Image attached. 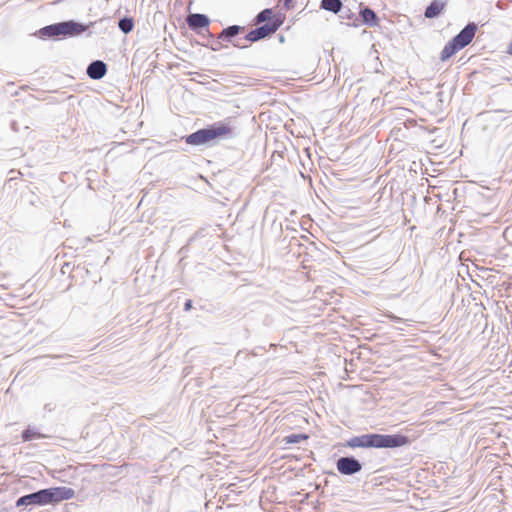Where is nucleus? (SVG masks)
<instances>
[{
	"label": "nucleus",
	"mask_w": 512,
	"mask_h": 512,
	"mask_svg": "<svg viewBox=\"0 0 512 512\" xmlns=\"http://www.w3.org/2000/svg\"><path fill=\"white\" fill-rule=\"evenodd\" d=\"M410 443L407 436L401 434H363L347 440L349 448H397Z\"/></svg>",
	"instance_id": "f257e3e1"
},
{
	"label": "nucleus",
	"mask_w": 512,
	"mask_h": 512,
	"mask_svg": "<svg viewBox=\"0 0 512 512\" xmlns=\"http://www.w3.org/2000/svg\"><path fill=\"white\" fill-rule=\"evenodd\" d=\"M234 136L233 128L228 124L218 122L207 128L199 129L185 137V142L192 146L210 144L216 140L229 139Z\"/></svg>",
	"instance_id": "f03ea898"
},
{
	"label": "nucleus",
	"mask_w": 512,
	"mask_h": 512,
	"mask_svg": "<svg viewBox=\"0 0 512 512\" xmlns=\"http://www.w3.org/2000/svg\"><path fill=\"white\" fill-rule=\"evenodd\" d=\"M74 490L68 487H52L27 494L29 506H44L57 503L62 500H69L74 497Z\"/></svg>",
	"instance_id": "7ed1b4c3"
},
{
	"label": "nucleus",
	"mask_w": 512,
	"mask_h": 512,
	"mask_svg": "<svg viewBox=\"0 0 512 512\" xmlns=\"http://www.w3.org/2000/svg\"><path fill=\"white\" fill-rule=\"evenodd\" d=\"M86 30V26L75 22L73 20L59 22L52 25L45 26L38 31V35L41 38L45 37H56V36H64V37H72L76 35H80Z\"/></svg>",
	"instance_id": "20e7f679"
},
{
	"label": "nucleus",
	"mask_w": 512,
	"mask_h": 512,
	"mask_svg": "<svg viewBox=\"0 0 512 512\" xmlns=\"http://www.w3.org/2000/svg\"><path fill=\"white\" fill-rule=\"evenodd\" d=\"M282 20L275 18L272 21L251 30L245 37L244 40L248 42H256L261 40L273 33H275L281 26Z\"/></svg>",
	"instance_id": "39448f33"
},
{
	"label": "nucleus",
	"mask_w": 512,
	"mask_h": 512,
	"mask_svg": "<svg viewBox=\"0 0 512 512\" xmlns=\"http://www.w3.org/2000/svg\"><path fill=\"white\" fill-rule=\"evenodd\" d=\"M339 473L343 475H353L361 471V463L354 457H341L336 462Z\"/></svg>",
	"instance_id": "423d86ee"
},
{
	"label": "nucleus",
	"mask_w": 512,
	"mask_h": 512,
	"mask_svg": "<svg viewBox=\"0 0 512 512\" xmlns=\"http://www.w3.org/2000/svg\"><path fill=\"white\" fill-rule=\"evenodd\" d=\"M477 26L475 23L467 24L456 36L452 38V40L463 49L467 45H469L476 33Z\"/></svg>",
	"instance_id": "0eeeda50"
},
{
	"label": "nucleus",
	"mask_w": 512,
	"mask_h": 512,
	"mask_svg": "<svg viewBox=\"0 0 512 512\" xmlns=\"http://www.w3.org/2000/svg\"><path fill=\"white\" fill-rule=\"evenodd\" d=\"M87 75L93 80L103 78L107 72L106 64L101 60L91 62L87 67Z\"/></svg>",
	"instance_id": "6e6552de"
},
{
	"label": "nucleus",
	"mask_w": 512,
	"mask_h": 512,
	"mask_svg": "<svg viewBox=\"0 0 512 512\" xmlns=\"http://www.w3.org/2000/svg\"><path fill=\"white\" fill-rule=\"evenodd\" d=\"M186 22L190 29L197 30L200 28H207L210 23V20L204 14L194 13L188 15Z\"/></svg>",
	"instance_id": "1a4fd4ad"
},
{
	"label": "nucleus",
	"mask_w": 512,
	"mask_h": 512,
	"mask_svg": "<svg viewBox=\"0 0 512 512\" xmlns=\"http://www.w3.org/2000/svg\"><path fill=\"white\" fill-rule=\"evenodd\" d=\"M445 0H433L425 9L424 15L426 18L437 17L445 8Z\"/></svg>",
	"instance_id": "9d476101"
},
{
	"label": "nucleus",
	"mask_w": 512,
	"mask_h": 512,
	"mask_svg": "<svg viewBox=\"0 0 512 512\" xmlns=\"http://www.w3.org/2000/svg\"><path fill=\"white\" fill-rule=\"evenodd\" d=\"M360 15L362 17V21L370 26H376L378 24V17L376 13L369 7H365L360 11Z\"/></svg>",
	"instance_id": "9b49d317"
},
{
	"label": "nucleus",
	"mask_w": 512,
	"mask_h": 512,
	"mask_svg": "<svg viewBox=\"0 0 512 512\" xmlns=\"http://www.w3.org/2000/svg\"><path fill=\"white\" fill-rule=\"evenodd\" d=\"M459 50H461V48L451 39L442 49L440 59L446 61Z\"/></svg>",
	"instance_id": "f8f14e48"
},
{
	"label": "nucleus",
	"mask_w": 512,
	"mask_h": 512,
	"mask_svg": "<svg viewBox=\"0 0 512 512\" xmlns=\"http://www.w3.org/2000/svg\"><path fill=\"white\" fill-rule=\"evenodd\" d=\"M244 28L238 25H232L222 30L220 35L218 36V39L222 40H230L232 37H235L239 34L241 30Z\"/></svg>",
	"instance_id": "ddd939ff"
},
{
	"label": "nucleus",
	"mask_w": 512,
	"mask_h": 512,
	"mask_svg": "<svg viewBox=\"0 0 512 512\" xmlns=\"http://www.w3.org/2000/svg\"><path fill=\"white\" fill-rule=\"evenodd\" d=\"M321 8L333 13H338L342 8L341 0H322Z\"/></svg>",
	"instance_id": "4468645a"
},
{
	"label": "nucleus",
	"mask_w": 512,
	"mask_h": 512,
	"mask_svg": "<svg viewBox=\"0 0 512 512\" xmlns=\"http://www.w3.org/2000/svg\"><path fill=\"white\" fill-rule=\"evenodd\" d=\"M118 27L124 34L130 33L134 27L132 18L124 17L120 19L118 22Z\"/></svg>",
	"instance_id": "2eb2a0df"
},
{
	"label": "nucleus",
	"mask_w": 512,
	"mask_h": 512,
	"mask_svg": "<svg viewBox=\"0 0 512 512\" xmlns=\"http://www.w3.org/2000/svg\"><path fill=\"white\" fill-rule=\"evenodd\" d=\"M272 9H264L256 16V24L270 21L272 18Z\"/></svg>",
	"instance_id": "dca6fc26"
},
{
	"label": "nucleus",
	"mask_w": 512,
	"mask_h": 512,
	"mask_svg": "<svg viewBox=\"0 0 512 512\" xmlns=\"http://www.w3.org/2000/svg\"><path fill=\"white\" fill-rule=\"evenodd\" d=\"M388 317L396 323L395 329L399 331H406V327L409 326L407 321L402 318H399L395 315H389Z\"/></svg>",
	"instance_id": "f3484780"
},
{
	"label": "nucleus",
	"mask_w": 512,
	"mask_h": 512,
	"mask_svg": "<svg viewBox=\"0 0 512 512\" xmlns=\"http://www.w3.org/2000/svg\"><path fill=\"white\" fill-rule=\"evenodd\" d=\"M41 438V434L35 431L34 429H26L22 433V439L23 441H31L33 439Z\"/></svg>",
	"instance_id": "a211bd4d"
},
{
	"label": "nucleus",
	"mask_w": 512,
	"mask_h": 512,
	"mask_svg": "<svg viewBox=\"0 0 512 512\" xmlns=\"http://www.w3.org/2000/svg\"><path fill=\"white\" fill-rule=\"evenodd\" d=\"M307 439L303 434H292L286 437V442L289 444L299 443L301 440Z\"/></svg>",
	"instance_id": "6ab92c4d"
},
{
	"label": "nucleus",
	"mask_w": 512,
	"mask_h": 512,
	"mask_svg": "<svg viewBox=\"0 0 512 512\" xmlns=\"http://www.w3.org/2000/svg\"><path fill=\"white\" fill-rule=\"evenodd\" d=\"M16 506H17V507H21V506H29L28 496H27V495H24V496L20 497V498L16 501Z\"/></svg>",
	"instance_id": "aec40b11"
},
{
	"label": "nucleus",
	"mask_w": 512,
	"mask_h": 512,
	"mask_svg": "<svg viewBox=\"0 0 512 512\" xmlns=\"http://www.w3.org/2000/svg\"><path fill=\"white\" fill-rule=\"evenodd\" d=\"M191 308H192V301H191V300H187V301L185 302L184 309H185L186 311H188V310H190Z\"/></svg>",
	"instance_id": "412c9836"
},
{
	"label": "nucleus",
	"mask_w": 512,
	"mask_h": 512,
	"mask_svg": "<svg viewBox=\"0 0 512 512\" xmlns=\"http://www.w3.org/2000/svg\"><path fill=\"white\" fill-rule=\"evenodd\" d=\"M220 48V43L216 42L214 46L211 47L212 50L217 51Z\"/></svg>",
	"instance_id": "4be33fe9"
},
{
	"label": "nucleus",
	"mask_w": 512,
	"mask_h": 512,
	"mask_svg": "<svg viewBox=\"0 0 512 512\" xmlns=\"http://www.w3.org/2000/svg\"><path fill=\"white\" fill-rule=\"evenodd\" d=\"M507 52H508L509 54H512V41H511V42H510V44L508 45Z\"/></svg>",
	"instance_id": "5701e85b"
},
{
	"label": "nucleus",
	"mask_w": 512,
	"mask_h": 512,
	"mask_svg": "<svg viewBox=\"0 0 512 512\" xmlns=\"http://www.w3.org/2000/svg\"><path fill=\"white\" fill-rule=\"evenodd\" d=\"M290 2H292V0H285V2H284L285 7L289 8Z\"/></svg>",
	"instance_id": "b1692460"
},
{
	"label": "nucleus",
	"mask_w": 512,
	"mask_h": 512,
	"mask_svg": "<svg viewBox=\"0 0 512 512\" xmlns=\"http://www.w3.org/2000/svg\"><path fill=\"white\" fill-rule=\"evenodd\" d=\"M234 46L236 47H242V45L240 43H235ZM243 47H245V45H243Z\"/></svg>",
	"instance_id": "393cba45"
}]
</instances>
